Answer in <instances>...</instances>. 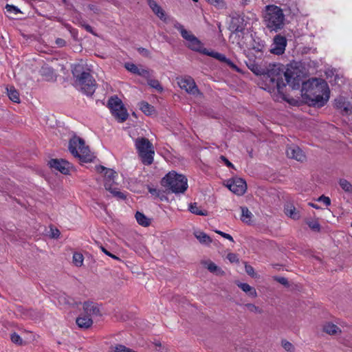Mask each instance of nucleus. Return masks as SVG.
Here are the masks:
<instances>
[{
	"label": "nucleus",
	"mask_w": 352,
	"mask_h": 352,
	"mask_svg": "<svg viewBox=\"0 0 352 352\" xmlns=\"http://www.w3.org/2000/svg\"><path fill=\"white\" fill-rule=\"evenodd\" d=\"M48 165L52 169L59 171L64 175L69 174L73 168L70 163L63 159H52L48 162Z\"/></svg>",
	"instance_id": "nucleus-12"
},
{
	"label": "nucleus",
	"mask_w": 352,
	"mask_h": 352,
	"mask_svg": "<svg viewBox=\"0 0 352 352\" xmlns=\"http://www.w3.org/2000/svg\"><path fill=\"white\" fill-rule=\"evenodd\" d=\"M336 106L338 109L345 113H349L352 110L351 104L342 98L336 100Z\"/></svg>",
	"instance_id": "nucleus-21"
},
{
	"label": "nucleus",
	"mask_w": 352,
	"mask_h": 352,
	"mask_svg": "<svg viewBox=\"0 0 352 352\" xmlns=\"http://www.w3.org/2000/svg\"><path fill=\"white\" fill-rule=\"evenodd\" d=\"M265 89L277 96L282 94L283 88L286 87L284 78V69L280 65H271L263 74Z\"/></svg>",
	"instance_id": "nucleus-2"
},
{
	"label": "nucleus",
	"mask_w": 352,
	"mask_h": 352,
	"mask_svg": "<svg viewBox=\"0 0 352 352\" xmlns=\"http://www.w3.org/2000/svg\"><path fill=\"white\" fill-rule=\"evenodd\" d=\"M245 307L251 312L258 314L262 313V310L254 304L248 303L245 305Z\"/></svg>",
	"instance_id": "nucleus-38"
},
{
	"label": "nucleus",
	"mask_w": 352,
	"mask_h": 352,
	"mask_svg": "<svg viewBox=\"0 0 352 352\" xmlns=\"http://www.w3.org/2000/svg\"><path fill=\"white\" fill-rule=\"evenodd\" d=\"M140 51L141 52L144 53L146 55H148L149 54V52L147 50H146V49L142 48V49L140 50Z\"/></svg>",
	"instance_id": "nucleus-57"
},
{
	"label": "nucleus",
	"mask_w": 352,
	"mask_h": 352,
	"mask_svg": "<svg viewBox=\"0 0 352 352\" xmlns=\"http://www.w3.org/2000/svg\"><path fill=\"white\" fill-rule=\"evenodd\" d=\"M323 331L329 335H336L341 332L340 329L331 322H327L323 325Z\"/></svg>",
	"instance_id": "nucleus-23"
},
{
	"label": "nucleus",
	"mask_w": 352,
	"mask_h": 352,
	"mask_svg": "<svg viewBox=\"0 0 352 352\" xmlns=\"http://www.w3.org/2000/svg\"><path fill=\"white\" fill-rule=\"evenodd\" d=\"M318 201L320 202H322L326 206H328L331 204V200H330L329 197H326L324 195L320 196L318 199Z\"/></svg>",
	"instance_id": "nucleus-45"
},
{
	"label": "nucleus",
	"mask_w": 352,
	"mask_h": 352,
	"mask_svg": "<svg viewBox=\"0 0 352 352\" xmlns=\"http://www.w3.org/2000/svg\"><path fill=\"white\" fill-rule=\"evenodd\" d=\"M135 146L142 162L145 165H151L154 160L155 150L151 142L146 138H138Z\"/></svg>",
	"instance_id": "nucleus-7"
},
{
	"label": "nucleus",
	"mask_w": 352,
	"mask_h": 352,
	"mask_svg": "<svg viewBox=\"0 0 352 352\" xmlns=\"http://www.w3.org/2000/svg\"><path fill=\"white\" fill-rule=\"evenodd\" d=\"M82 308L85 314L89 317L91 316H97L101 315L99 305L92 301L84 302Z\"/></svg>",
	"instance_id": "nucleus-16"
},
{
	"label": "nucleus",
	"mask_w": 352,
	"mask_h": 352,
	"mask_svg": "<svg viewBox=\"0 0 352 352\" xmlns=\"http://www.w3.org/2000/svg\"><path fill=\"white\" fill-rule=\"evenodd\" d=\"M303 73L299 66L289 64L284 70V78L286 85L288 84L292 89L298 88L303 79Z\"/></svg>",
	"instance_id": "nucleus-8"
},
{
	"label": "nucleus",
	"mask_w": 352,
	"mask_h": 352,
	"mask_svg": "<svg viewBox=\"0 0 352 352\" xmlns=\"http://www.w3.org/2000/svg\"><path fill=\"white\" fill-rule=\"evenodd\" d=\"M82 64L75 65L73 74L76 77L75 85L87 95H92L96 89V82L89 72H82Z\"/></svg>",
	"instance_id": "nucleus-3"
},
{
	"label": "nucleus",
	"mask_w": 352,
	"mask_h": 352,
	"mask_svg": "<svg viewBox=\"0 0 352 352\" xmlns=\"http://www.w3.org/2000/svg\"><path fill=\"white\" fill-rule=\"evenodd\" d=\"M47 234L52 239H58L60 232L57 228L51 224L49 226V230L47 231Z\"/></svg>",
	"instance_id": "nucleus-32"
},
{
	"label": "nucleus",
	"mask_w": 352,
	"mask_h": 352,
	"mask_svg": "<svg viewBox=\"0 0 352 352\" xmlns=\"http://www.w3.org/2000/svg\"><path fill=\"white\" fill-rule=\"evenodd\" d=\"M102 252H103L105 254H107V255H108V256H111V258H114V259H119L118 256H116V255H114V254H112L111 252H109V251H107L104 248H102Z\"/></svg>",
	"instance_id": "nucleus-51"
},
{
	"label": "nucleus",
	"mask_w": 352,
	"mask_h": 352,
	"mask_svg": "<svg viewBox=\"0 0 352 352\" xmlns=\"http://www.w3.org/2000/svg\"><path fill=\"white\" fill-rule=\"evenodd\" d=\"M339 184L346 192L352 193V184L345 179H341L339 180Z\"/></svg>",
	"instance_id": "nucleus-31"
},
{
	"label": "nucleus",
	"mask_w": 352,
	"mask_h": 352,
	"mask_svg": "<svg viewBox=\"0 0 352 352\" xmlns=\"http://www.w3.org/2000/svg\"><path fill=\"white\" fill-rule=\"evenodd\" d=\"M284 212L287 217L290 219H298L299 211L296 208L292 203H287L284 208Z\"/></svg>",
	"instance_id": "nucleus-18"
},
{
	"label": "nucleus",
	"mask_w": 352,
	"mask_h": 352,
	"mask_svg": "<svg viewBox=\"0 0 352 352\" xmlns=\"http://www.w3.org/2000/svg\"><path fill=\"white\" fill-rule=\"evenodd\" d=\"M10 339L12 342L18 345H21L23 344V340L21 336L16 333H13L10 336Z\"/></svg>",
	"instance_id": "nucleus-36"
},
{
	"label": "nucleus",
	"mask_w": 352,
	"mask_h": 352,
	"mask_svg": "<svg viewBox=\"0 0 352 352\" xmlns=\"http://www.w3.org/2000/svg\"><path fill=\"white\" fill-rule=\"evenodd\" d=\"M241 217L244 219H251L253 215L252 213L250 211V210L247 207H241Z\"/></svg>",
	"instance_id": "nucleus-39"
},
{
	"label": "nucleus",
	"mask_w": 352,
	"mask_h": 352,
	"mask_svg": "<svg viewBox=\"0 0 352 352\" xmlns=\"http://www.w3.org/2000/svg\"><path fill=\"white\" fill-rule=\"evenodd\" d=\"M309 205H310L311 206L314 207V208H317V207H316L314 204H309Z\"/></svg>",
	"instance_id": "nucleus-58"
},
{
	"label": "nucleus",
	"mask_w": 352,
	"mask_h": 352,
	"mask_svg": "<svg viewBox=\"0 0 352 352\" xmlns=\"http://www.w3.org/2000/svg\"><path fill=\"white\" fill-rule=\"evenodd\" d=\"M140 108L141 111L147 116H151L155 112L154 107L144 101L140 103Z\"/></svg>",
	"instance_id": "nucleus-27"
},
{
	"label": "nucleus",
	"mask_w": 352,
	"mask_h": 352,
	"mask_svg": "<svg viewBox=\"0 0 352 352\" xmlns=\"http://www.w3.org/2000/svg\"><path fill=\"white\" fill-rule=\"evenodd\" d=\"M138 223L143 227H148L151 221H138Z\"/></svg>",
	"instance_id": "nucleus-55"
},
{
	"label": "nucleus",
	"mask_w": 352,
	"mask_h": 352,
	"mask_svg": "<svg viewBox=\"0 0 352 352\" xmlns=\"http://www.w3.org/2000/svg\"><path fill=\"white\" fill-rule=\"evenodd\" d=\"M69 150L80 163H89L95 158L94 153L85 144V141L78 137H74L69 140Z\"/></svg>",
	"instance_id": "nucleus-4"
},
{
	"label": "nucleus",
	"mask_w": 352,
	"mask_h": 352,
	"mask_svg": "<svg viewBox=\"0 0 352 352\" xmlns=\"http://www.w3.org/2000/svg\"><path fill=\"white\" fill-rule=\"evenodd\" d=\"M135 217L136 220H145L146 219V217L144 216V214L138 211L136 212Z\"/></svg>",
	"instance_id": "nucleus-50"
},
{
	"label": "nucleus",
	"mask_w": 352,
	"mask_h": 352,
	"mask_svg": "<svg viewBox=\"0 0 352 352\" xmlns=\"http://www.w3.org/2000/svg\"><path fill=\"white\" fill-rule=\"evenodd\" d=\"M245 269L246 273L248 275H250L251 276H254V269L253 268V267H252L250 265L245 264Z\"/></svg>",
	"instance_id": "nucleus-47"
},
{
	"label": "nucleus",
	"mask_w": 352,
	"mask_h": 352,
	"mask_svg": "<svg viewBox=\"0 0 352 352\" xmlns=\"http://www.w3.org/2000/svg\"><path fill=\"white\" fill-rule=\"evenodd\" d=\"M125 68L130 72L140 75L146 78H150V72L146 69H139L137 65L132 63L125 64Z\"/></svg>",
	"instance_id": "nucleus-17"
},
{
	"label": "nucleus",
	"mask_w": 352,
	"mask_h": 352,
	"mask_svg": "<svg viewBox=\"0 0 352 352\" xmlns=\"http://www.w3.org/2000/svg\"><path fill=\"white\" fill-rule=\"evenodd\" d=\"M56 43L58 45L63 47L65 45V41L62 38H57Z\"/></svg>",
	"instance_id": "nucleus-54"
},
{
	"label": "nucleus",
	"mask_w": 352,
	"mask_h": 352,
	"mask_svg": "<svg viewBox=\"0 0 352 352\" xmlns=\"http://www.w3.org/2000/svg\"><path fill=\"white\" fill-rule=\"evenodd\" d=\"M193 234L201 244L208 245L212 241V239L201 230H195Z\"/></svg>",
	"instance_id": "nucleus-19"
},
{
	"label": "nucleus",
	"mask_w": 352,
	"mask_h": 352,
	"mask_svg": "<svg viewBox=\"0 0 352 352\" xmlns=\"http://www.w3.org/2000/svg\"><path fill=\"white\" fill-rule=\"evenodd\" d=\"M301 95L309 104L322 107L329 99L330 90L324 80L313 78L302 83Z\"/></svg>",
	"instance_id": "nucleus-1"
},
{
	"label": "nucleus",
	"mask_w": 352,
	"mask_h": 352,
	"mask_svg": "<svg viewBox=\"0 0 352 352\" xmlns=\"http://www.w3.org/2000/svg\"><path fill=\"white\" fill-rule=\"evenodd\" d=\"M287 45L285 37L277 35L274 38V43L271 49V52L274 54L280 55L284 53Z\"/></svg>",
	"instance_id": "nucleus-14"
},
{
	"label": "nucleus",
	"mask_w": 352,
	"mask_h": 352,
	"mask_svg": "<svg viewBox=\"0 0 352 352\" xmlns=\"http://www.w3.org/2000/svg\"><path fill=\"white\" fill-rule=\"evenodd\" d=\"M207 269L212 273L215 274L217 276H223L225 272L219 267L214 263L209 262L207 265Z\"/></svg>",
	"instance_id": "nucleus-28"
},
{
	"label": "nucleus",
	"mask_w": 352,
	"mask_h": 352,
	"mask_svg": "<svg viewBox=\"0 0 352 352\" xmlns=\"http://www.w3.org/2000/svg\"><path fill=\"white\" fill-rule=\"evenodd\" d=\"M148 190L153 195H155V197H160V192L157 190V189L150 188Z\"/></svg>",
	"instance_id": "nucleus-52"
},
{
	"label": "nucleus",
	"mask_w": 352,
	"mask_h": 352,
	"mask_svg": "<svg viewBox=\"0 0 352 352\" xmlns=\"http://www.w3.org/2000/svg\"><path fill=\"white\" fill-rule=\"evenodd\" d=\"M83 27L85 28L86 30H87L91 34H94L93 29L89 25H84Z\"/></svg>",
	"instance_id": "nucleus-56"
},
{
	"label": "nucleus",
	"mask_w": 352,
	"mask_h": 352,
	"mask_svg": "<svg viewBox=\"0 0 352 352\" xmlns=\"http://www.w3.org/2000/svg\"><path fill=\"white\" fill-rule=\"evenodd\" d=\"M215 232L217 233H218L219 234H220L221 236H222L223 237L230 240V241H234L232 236L231 235H230L229 234L225 233V232L219 231V230H216Z\"/></svg>",
	"instance_id": "nucleus-48"
},
{
	"label": "nucleus",
	"mask_w": 352,
	"mask_h": 352,
	"mask_svg": "<svg viewBox=\"0 0 352 352\" xmlns=\"http://www.w3.org/2000/svg\"><path fill=\"white\" fill-rule=\"evenodd\" d=\"M286 155L289 158L294 159L298 162H303L306 160V156L303 151L298 146L295 145L287 147Z\"/></svg>",
	"instance_id": "nucleus-15"
},
{
	"label": "nucleus",
	"mask_w": 352,
	"mask_h": 352,
	"mask_svg": "<svg viewBox=\"0 0 352 352\" xmlns=\"http://www.w3.org/2000/svg\"><path fill=\"white\" fill-rule=\"evenodd\" d=\"M208 1L218 8H223L225 6L223 0H208Z\"/></svg>",
	"instance_id": "nucleus-44"
},
{
	"label": "nucleus",
	"mask_w": 352,
	"mask_h": 352,
	"mask_svg": "<svg viewBox=\"0 0 352 352\" xmlns=\"http://www.w3.org/2000/svg\"><path fill=\"white\" fill-rule=\"evenodd\" d=\"M263 18L267 27L272 30L280 29L284 24L285 16L283 10L275 5L265 6Z\"/></svg>",
	"instance_id": "nucleus-5"
},
{
	"label": "nucleus",
	"mask_w": 352,
	"mask_h": 352,
	"mask_svg": "<svg viewBox=\"0 0 352 352\" xmlns=\"http://www.w3.org/2000/svg\"><path fill=\"white\" fill-rule=\"evenodd\" d=\"M237 286L241 288L244 292L248 294L252 298H256L257 296V293L256 289L250 286L248 283H237Z\"/></svg>",
	"instance_id": "nucleus-22"
},
{
	"label": "nucleus",
	"mask_w": 352,
	"mask_h": 352,
	"mask_svg": "<svg viewBox=\"0 0 352 352\" xmlns=\"http://www.w3.org/2000/svg\"><path fill=\"white\" fill-rule=\"evenodd\" d=\"M149 6L153 12L161 19H165V14L162 8L155 1H150Z\"/></svg>",
	"instance_id": "nucleus-25"
},
{
	"label": "nucleus",
	"mask_w": 352,
	"mask_h": 352,
	"mask_svg": "<svg viewBox=\"0 0 352 352\" xmlns=\"http://www.w3.org/2000/svg\"><path fill=\"white\" fill-rule=\"evenodd\" d=\"M109 352H135L122 344L111 346Z\"/></svg>",
	"instance_id": "nucleus-33"
},
{
	"label": "nucleus",
	"mask_w": 352,
	"mask_h": 352,
	"mask_svg": "<svg viewBox=\"0 0 352 352\" xmlns=\"http://www.w3.org/2000/svg\"><path fill=\"white\" fill-rule=\"evenodd\" d=\"M108 106L111 113L118 122H124L128 118L129 113L122 100L117 96L111 97L109 100Z\"/></svg>",
	"instance_id": "nucleus-9"
},
{
	"label": "nucleus",
	"mask_w": 352,
	"mask_h": 352,
	"mask_svg": "<svg viewBox=\"0 0 352 352\" xmlns=\"http://www.w3.org/2000/svg\"><path fill=\"white\" fill-rule=\"evenodd\" d=\"M226 63L230 65L232 68L239 71V69L238 67H236V65L235 64H234L231 60H230L229 59H227V60L226 61Z\"/></svg>",
	"instance_id": "nucleus-53"
},
{
	"label": "nucleus",
	"mask_w": 352,
	"mask_h": 352,
	"mask_svg": "<svg viewBox=\"0 0 352 352\" xmlns=\"http://www.w3.org/2000/svg\"><path fill=\"white\" fill-rule=\"evenodd\" d=\"M83 256L81 253L75 252L73 254V263L77 267H80L83 264Z\"/></svg>",
	"instance_id": "nucleus-34"
},
{
	"label": "nucleus",
	"mask_w": 352,
	"mask_h": 352,
	"mask_svg": "<svg viewBox=\"0 0 352 352\" xmlns=\"http://www.w3.org/2000/svg\"><path fill=\"white\" fill-rule=\"evenodd\" d=\"M220 159L228 166L230 168H234V165L223 155L220 157Z\"/></svg>",
	"instance_id": "nucleus-49"
},
{
	"label": "nucleus",
	"mask_w": 352,
	"mask_h": 352,
	"mask_svg": "<svg viewBox=\"0 0 352 352\" xmlns=\"http://www.w3.org/2000/svg\"><path fill=\"white\" fill-rule=\"evenodd\" d=\"M274 280L285 286H287L289 285L287 279L285 277L276 276L274 278Z\"/></svg>",
	"instance_id": "nucleus-46"
},
{
	"label": "nucleus",
	"mask_w": 352,
	"mask_h": 352,
	"mask_svg": "<svg viewBox=\"0 0 352 352\" xmlns=\"http://www.w3.org/2000/svg\"><path fill=\"white\" fill-rule=\"evenodd\" d=\"M282 98H283V99H284V100H287V99L286 98V97H285L284 95H283Z\"/></svg>",
	"instance_id": "nucleus-59"
},
{
	"label": "nucleus",
	"mask_w": 352,
	"mask_h": 352,
	"mask_svg": "<svg viewBox=\"0 0 352 352\" xmlns=\"http://www.w3.org/2000/svg\"><path fill=\"white\" fill-rule=\"evenodd\" d=\"M309 227L314 232H320V226L318 221H307Z\"/></svg>",
	"instance_id": "nucleus-40"
},
{
	"label": "nucleus",
	"mask_w": 352,
	"mask_h": 352,
	"mask_svg": "<svg viewBox=\"0 0 352 352\" xmlns=\"http://www.w3.org/2000/svg\"><path fill=\"white\" fill-rule=\"evenodd\" d=\"M226 186L234 194L241 196L247 190V184L244 179L240 177H233L226 182Z\"/></svg>",
	"instance_id": "nucleus-11"
},
{
	"label": "nucleus",
	"mask_w": 352,
	"mask_h": 352,
	"mask_svg": "<svg viewBox=\"0 0 352 352\" xmlns=\"http://www.w3.org/2000/svg\"><path fill=\"white\" fill-rule=\"evenodd\" d=\"M180 33L187 41L194 36L183 28H180Z\"/></svg>",
	"instance_id": "nucleus-42"
},
{
	"label": "nucleus",
	"mask_w": 352,
	"mask_h": 352,
	"mask_svg": "<svg viewBox=\"0 0 352 352\" xmlns=\"http://www.w3.org/2000/svg\"><path fill=\"white\" fill-rule=\"evenodd\" d=\"M188 46L195 51H200L202 48L201 43L195 36L188 41Z\"/></svg>",
	"instance_id": "nucleus-26"
},
{
	"label": "nucleus",
	"mask_w": 352,
	"mask_h": 352,
	"mask_svg": "<svg viewBox=\"0 0 352 352\" xmlns=\"http://www.w3.org/2000/svg\"><path fill=\"white\" fill-rule=\"evenodd\" d=\"M97 170L102 174L104 177V186L106 190L109 191L113 196L118 197L120 199H125V195L120 192L117 188L112 187L111 181L116 175V172L109 168H106L104 166L97 167Z\"/></svg>",
	"instance_id": "nucleus-10"
},
{
	"label": "nucleus",
	"mask_w": 352,
	"mask_h": 352,
	"mask_svg": "<svg viewBox=\"0 0 352 352\" xmlns=\"http://www.w3.org/2000/svg\"><path fill=\"white\" fill-rule=\"evenodd\" d=\"M162 182L174 193H184L188 188L187 178L175 172L168 173L162 179Z\"/></svg>",
	"instance_id": "nucleus-6"
},
{
	"label": "nucleus",
	"mask_w": 352,
	"mask_h": 352,
	"mask_svg": "<svg viewBox=\"0 0 352 352\" xmlns=\"http://www.w3.org/2000/svg\"><path fill=\"white\" fill-rule=\"evenodd\" d=\"M227 258L229 260V261L230 263H239V259L238 258V256L236 254H234V253H229L228 255H227Z\"/></svg>",
	"instance_id": "nucleus-43"
},
{
	"label": "nucleus",
	"mask_w": 352,
	"mask_h": 352,
	"mask_svg": "<svg viewBox=\"0 0 352 352\" xmlns=\"http://www.w3.org/2000/svg\"><path fill=\"white\" fill-rule=\"evenodd\" d=\"M6 9L9 14L8 16L10 18H12L18 14L21 13V11L18 8L12 5L7 4Z\"/></svg>",
	"instance_id": "nucleus-30"
},
{
	"label": "nucleus",
	"mask_w": 352,
	"mask_h": 352,
	"mask_svg": "<svg viewBox=\"0 0 352 352\" xmlns=\"http://www.w3.org/2000/svg\"><path fill=\"white\" fill-rule=\"evenodd\" d=\"M7 91L9 98L12 102L16 103L20 102L19 94L14 87H12L10 89L7 88Z\"/></svg>",
	"instance_id": "nucleus-29"
},
{
	"label": "nucleus",
	"mask_w": 352,
	"mask_h": 352,
	"mask_svg": "<svg viewBox=\"0 0 352 352\" xmlns=\"http://www.w3.org/2000/svg\"><path fill=\"white\" fill-rule=\"evenodd\" d=\"M177 82L182 89L188 94H195L198 91L194 80L190 76L178 77Z\"/></svg>",
	"instance_id": "nucleus-13"
},
{
	"label": "nucleus",
	"mask_w": 352,
	"mask_h": 352,
	"mask_svg": "<svg viewBox=\"0 0 352 352\" xmlns=\"http://www.w3.org/2000/svg\"><path fill=\"white\" fill-rule=\"evenodd\" d=\"M247 222L248 223V225H252V223H252V221H247Z\"/></svg>",
	"instance_id": "nucleus-60"
},
{
	"label": "nucleus",
	"mask_w": 352,
	"mask_h": 352,
	"mask_svg": "<svg viewBox=\"0 0 352 352\" xmlns=\"http://www.w3.org/2000/svg\"><path fill=\"white\" fill-rule=\"evenodd\" d=\"M204 53L205 54H208L209 56H212L218 60H220L221 61H223L226 63V61L227 60V58H226V56L221 54H219L217 52H206L205 51H204Z\"/></svg>",
	"instance_id": "nucleus-37"
},
{
	"label": "nucleus",
	"mask_w": 352,
	"mask_h": 352,
	"mask_svg": "<svg viewBox=\"0 0 352 352\" xmlns=\"http://www.w3.org/2000/svg\"><path fill=\"white\" fill-rule=\"evenodd\" d=\"M282 346L288 352H293L294 350L293 344L287 340L282 341Z\"/></svg>",
	"instance_id": "nucleus-41"
},
{
	"label": "nucleus",
	"mask_w": 352,
	"mask_h": 352,
	"mask_svg": "<svg viewBox=\"0 0 352 352\" xmlns=\"http://www.w3.org/2000/svg\"><path fill=\"white\" fill-rule=\"evenodd\" d=\"M148 85L159 91H162L163 88L161 86L160 82L155 79H150L148 82Z\"/></svg>",
	"instance_id": "nucleus-35"
},
{
	"label": "nucleus",
	"mask_w": 352,
	"mask_h": 352,
	"mask_svg": "<svg viewBox=\"0 0 352 352\" xmlns=\"http://www.w3.org/2000/svg\"><path fill=\"white\" fill-rule=\"evenodd\" d=\"M76 322L80 328L88 329L92 325L93 320L89 316L86 315L78 317Z\"/></svg>",
	"instance_id": "nucleus-20"
},
{
	"label": "nucleus",
	"mask_w": 352,
	"mask_h": 352,
	"mask_svg": "<svg viewBox=\"0 0 352 352\" xmlns=\"http://www.w3.org/2000/svg\"><path fill=\"white\" fill-rule=\"evenodd\" d=\"M188 210L190 212L201 216H207L208 211L201 208L197 203H191L188 206Z\"/></svg>",
	"instance_id": "nucleus-24"
},
{
	"label": "nucleus",
	"mask_w": 352,
	"mask_h": 352,
	"mask_svg": "<svg viewBox=\"0 0 352 352\" xmlns=\"http://www.w3.org/2000/svg\"><path fill=\"white\" fill-rule=\"evenodd\" d=\"M195 2H197L198 0H193Z\"/></svg>",
	"instance_id": "nucleus-61"
}]
</instances>
